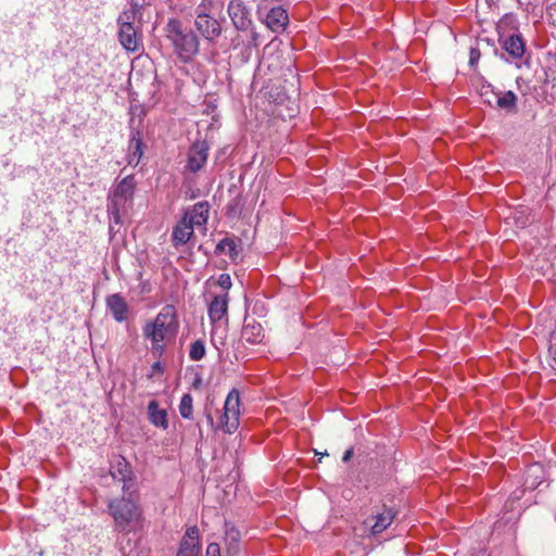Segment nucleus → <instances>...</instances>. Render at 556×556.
Instances as JSON below:
<instances>
[{"instance_id": "obj_3", "label": "nucleus", "mask_w": 556, "mask_h": 556, "mask_svg": "<svg viewBox=\"0 0 556 556\" xmlns=\"http://www.w3.org/2000/svg\"><path fill=\"white\" fill-rule=\"evenodd\" d=\"M178 328L176 309L173 305H166L156 315L154 320L143 327V337L151 341H164L166 336L175 334Z\"/></svg>"}, {"instance_id": "obj_1", "label": "nucleus", "mask_w": 556, "mask_h": 556, "mask_svg": "<svg viewBox=\"0 0 556 556\" xmlns=\"http://www.w3.org/2000/svg\"><path fill=\"white\" fill-rule=\"evenodd\" d=\"M108 509L117 531L130 532L142 526V511L138 503L137 490L111 500Z\"/></svg>"}, {"instance_id": "obj_36", "label": "nucleus", "mask_w": 556, "mask_h": 556, "mask_svg": "<svg viewBox=\"0 0 556 556\" xmlns=\"http://www.w3.org/2000/svg\"><path fill=\"white\" fill-rule=\"evenodd\" d=\"M152 370H153V372L163 374V366H162V364L160 362H155L152 365Z\"/></svg>"}, {"instance_id": "obj_12", "label": "nucleus", "mask_w": 556, "mask_h": 556, "mask_svg": "<svg viewBox=\"0 0 556 556\" xmlns=\"http://www.w3.org/2000/svg\"><path fill=\"white\" fill-rule=\"evenodd\" d=\"M134 118H130V139L128 143V164L138 165L143 155V142L138 128L134 127Z\"/></svg>"}, {"instance_id": "obj_18", "label": "nucleus", "mask_w": 556, "mask_h": 556, "mask_svg": "<svg viewBox=\"0 0 556 556\" xmlns=\"http://www.w3.org/2000/svg\"><path fill=\"white\" fill-rule=\"evenodd\" d=\"M193 226L184 217L177 223L172 232V242L175 248L186 244L193 236Z\"/></svg>"}, {"instance_id": "obj_13", "label": "nucleus", "mask_w": 556, "mask_h": 556, "mask_svg": "<svg viewBox=\"0 0 556 556\" xmlns=\"http://www.w3.org/2000/svg\"><path fill=\"white\" fill-rule=\"evenodd\" d=\"M132 205V202L118 198L113 193H109L108 195V204L106 211L110 217V220L116 225L122 223V216L127 212V210Z\"/></svg>"}, {"instance_id": "obj_10", "label": "nucleus", "mask_w": 556, "mask_h": 556, "mask_svg": "<svg viewBox=\"0 0 556 556\" xmlns=\"http://www.w3.org/2000/svg\"><path fill=\"white\" fill-rule=\"evenodd\" d=\"M194 25L203 38L208 41H213L222 34L219 22L207 13L197 14Z\"/></svg>"}, {"instance_id": "obj_15", "label": "nucleus", "mask_w": 556, "mask_h": 556, "mask_svg": "<svg viewBox=\"0 0 556 556\" xmlns=\"http://www.w3.org/2000/svg\"><path fill=\"white\" fill-rule=\"evenodd\" d=\"M106 306L116 321L123 323L128 318L129 306L119 293L109 295Z\"/></svg>"}, {"instance_id": "obj_31", "label": "nucleus", "mask_w": 556, "mask_h": 556, "mask_svg": "<svg viewBox=\"0 0 556 556\" xmlns=\"http://www.w3.org/2000/svg\"><path fill=\"white\" fill-rule=\"evenodd\" d=\"M218 285L224 289V290H228L231 288V278L228 274H222L219 277H218Z\"/></svg>"}, {"instance_id": "obj_22", "label": "nucleus", "mask_w": 556, "mask_h": 556, "mask_svg": "<svg viewBox=\"0 0 556 556\" xmlns=\"http://www.w3.org/2000/svg\"><path fill=\"white\" fill-rule=\"evenodd\" d=\"M241 540L240 531L230 522H225V544L227 556H237Z\"/></svg>"}, {"instance_id": "obj_32", "label": "nucleus", "mask_w": 556, "mask_h": 556, "mask_svg": "<svg viewBox=\"0 0 556 556\" xmlns=\"http://www.w3.org/2000/svg\"><path fill=\"white\" fill-rule=\"evenodd\" d=\"M480 51L478 48H471L470 54H469V65L475 66L477 65L479 59H480Z\"/></svg>"}, {"instance_id": "obj_33", "label": "nucleus", "mask_w": 556, "mask_h": 556, "mask_svg": "<svg viewBox=\"0 0 556 556\" xmlns=\"http://www.w3.org/2000/svg\"><path fill=\"white\" fill-rule=\"evenodd\" d=\"M206 556H220V548L217 543H210L206 547Z\"/></svg>"}, {"instance_id": "obj_9", "label": "nucleus", "mask_w": 556, "mask_h": 556, "mask_svg": "<svg viewBox=\"0 0 556 556\" xmlns=\"http://www.w3.org/2000/svg\"><path fill=\"white\" fill-rule=\"evenodd\" d=\"M201 538L197 526L189 527L184 534L176 556H199Z\"/></svg>"}, {"instance_id": "obj_17", "label": "nucleus", "mask_w": 556, "mask_h": 556, "mask_svg": "<svg viewBox=\"0 0 556 556\" xmlns=\"http://www.w3.org/2000/svg\"><path fill=\"white\" fill-rule=\"evenodd\" d=\"M241 338L250 344L261 343L264 339L263 326L253 318H245L241 330Z\"/></svg>"}, {"instance_id": "obj_35", "label": "nucleus", "mask_w": 556, "mask_h": 556, "mask_svg": "<svg viewBox=\"0 0 556 556\" xmlns=\"http://www.w3.org/2000/svg\"><path fill=\"white\" fill-rule=\"evenodd\" d=\"M353 455H354L353 447L348 448L342 456V462L348 463L353 457Z\"/></svg>"}, {"instance_id": "obj_25", "label": "nucleus", "mask_w": 556, "mask_h": 556, "mask_svg": "<svg viewBox=\"0 0 556 556\" xmlns=\"http://www.w3.org/2000/svg\"><path fill=\"white\" fill-rule=\"evenodd\" d=\"M214 253L216 255L227 253L230 260L236 262L239 256V249L232 238L226 237L216 244Z\"/></svg>"}, {"instance_id": "obj_19", "label": "nucleus", "mask_w": 556, "mask_h": 556, "mask_svg": "<svg viewBox=\"0 0 556 556\" xmlns=\"http://www.w3.org/2000/svg\"><path fill=\"white\" fill-rule=\"evenodd\" d=\"M210 213V204L207 201H201L193 205L190 212H187L184 216L185 219L190 222L194 226H203L207 223Z\"/></svg>"}, {"instance_id": "obj_8", "label": "nucleus", "mask_w": 556, "mask_h": 556, "mask_svg": "<svg viewBox=\"0 0 556 556\" xmlns=\"http://www.w3.org/2000/svg\"><path fill=\"white\" fill-rule=\"evenodd\" d=\"M395 516L396 511L392 507L384 505L381 510L368 517L364 523L366 527L370 528L371 534L377 535L391 526Z\"/></svg>"}, {"instance_id": "obj_34", "label": "nucleus", "mask_w": 556, "mask_h": 556, "mask_svg": "<svg viewBox=\"0 0 556 556\" xmlns=\"http://www.w3.org/2000/svg\"><path fill=\"white\" fill-rule=\"evenodd\" d=\"M152 342V352L157 355H162L164 352L163 341H151Z\"/></svg>"}, {"instance_id": "obj_2", "label": "nucleus", "mask_w": 556, "mask_h": 556, "mask_svg": "<svg viewBox=\"0 0 556 556\" xmlns=\"http://www.w3.org/2000/svg\"><path fill=\"white\" fill-rule=\"evenodd\" d=\"M166 38L177 58L188 63L199 52V38L191 28H186L178 18H169L165 26Z\"/></svg>"}, {"instance_id": "obj_21", "label": "nucleus", "mask_w": 556, "mask_h": 556, "mask_svg": "<svg viewBox=\"0 0 556 556\" xmlns=\"http://www.w3.org/2000/svg\"><path fill=\"white\" fill-rule=\"evenodd\" d=\"M228 312V294L216 295L208 305V317L212 323L222 320Z\"/></svg>"}, {"instance_id": "obj_27", "label": "nucleus", "mask_w": 556, "mask_h": 556, "mask_svg": "<svg viewBox=\"0 0 556 556\" xmlns=\"http://www.w3.org/2000/svg\"><path fill=\"white\" fill-rule=\"evenodd\" d=\"M141 7L132 2L131 8L128 11H124L117 20L118 26H123L124 23L134 24V20L136 18L137 14L140 12Z\"/></svg>"}, {"instance_id": "obj_11", "label": "nucleus", "mask_w": 556, "mask_h": 556, "mask_svg": "<svg viewBox=\"0 0 556 556\" xmlns=\"http://www.w3.org/2000/svg\"><path fill=\"white\" fill-rule=\"evenodd\" d=\"M498 42L502 49L513 59L519 60L526 52V42L521 34L501 35Z\"/></svg>"}, {"instance_id": "obj_14", "label": "nucleus", "mask_w": 556, "mask_h": 556, "mask_svg": "<svg viewBox=\"0 0 556 556\" xmlns=\"http://www.w3.org/2000/svg\"><path fill=\"white\" fill-rule=\"evenodd\" d=\"M118 41L125 50L129 52L138 51L140 36L134 24L124 23L123 26H119Z\"/></svg>"}, {"instance_id": "obj_20", "label": "nucleus", "mask_w": 556, "mask_h": 556, "mask_svg": "<svg viewBox=\"0 0 556 556\" xmlns=\"http://www.w3.org/2000/svg\"><path fill=\"white\" fill-rule=\"evenodd\" d=\"M137 180L134 175H128L118 181L110 191L118 198H124L130 202L134 201Z\"/></svg>"}, {"instance_id": "obj_23", "label": "nucleus", "mask_w": 556, "mask_h": 556, "mask_svg": "<svg viewBox=\"0 0 556 556\" xmlns=\"http://www.w3.org/2000/svg\"><path fill=\"white\" fill-rule=\"evenodd\" d=\"M148 413L149 420L152 425L162 429L168 428L167 412L159 408V403L156 401H151L148 404Z\"/></svg>"}, {"instance_id": "obj_7", "label": "nucleus", "mask_w": 556, "mask_h": 556, "mask_svg": "<svg viewBox=\"0 0 556 556\" xmlns=\"http://www.w3.org/2000/svg\"><path fill=\"white\" fill-rule=\"evenodd\" d=\"M210 146L205 140H197L188 151L186 168L191 173H198L206 163Z\"/></svg>"}, {"instance_id": "obj_24", "label": "nucleus", "mask_w": 556, "mask_h": 556, "mask_svg": "<svg viewBox=\"0 0 556 556\" xmlns=\"http://www.w3.org/2000/svg\"><path fill=\"white\" fill-rule=\"evenodd\" d=\"M495 103L496 106L501 110H504L507 113H516L517 112V97L513 91H506L504 93H496Z\"/></svg>"}, {"instance_id": "obj_6", "label": "nucleus", "mask_w": 556, "mask_h": 556, "mask_svg": "<svg viewBox=\"0 0 556 556\" xmlns=\"http://www.w3.org/2000/svg\"><path fill=\"white\" fill-rule=\"evenodd\" d=\"M227 12L237 30L245 31L252 26L250 10L241 0H231Z\"/></svg>"}, {"instance_id": "obj_29", "label": "nucleus", "mask_w": 556, "mask_h": 556, "mask_svg": "<svg viewBox=\"0 0 556 556\" xmlns=\"http://www.w3.org/2000/svg\"><path fill=\"white\" fill-rule=\"evenodd\" d=\"M243 201L241 195H237L227 204V214L229 216H237L241 213Z\"/></svg>"}, {"instance_id": "obj_5", "label": "nucleus", "mask_w": 556, "mask_h": 556, "mask_svg": "<svg viewBox=\"0 0 556 556\" xmlns=\"http://www.w3.org/2000/svg\"><path fill=\"white\" fill-rule=\"evenodd\" d=\"M111 477L123 483V493L128 491L137 490L134 484L135 475L131 470V466L128 460L123 456H116L110 468Z\"/></svg>"}, {"instance_id": "obj_28", "label": "nucleus", "mask_w": 556, "mask_h": 556, "mask_svg": "<svg viewBox=\"0 0 556 556\" xmlns=\"http://www.w3.org/2000/svg\"><path fill=\"white\" fill-rule=\"evenodd\" d=\"M205 355V345L202 340H195L190 345L189 357L192 361H200Z\"/></svg>"}, {"instance_id": "obj_4", "label": "nucleus", "mask_w": 556, "mask_h": 556, "mask_svg": "<svg viewBox=\"0 0 556 556\" xmlns=\"http://www.w3.org/2000/svg\"><path fill=\"white\" fill-rule=\"evenodd\" d=\"M240 395L239 392L233 389L231 390L224 404V413L219 417V421L214 424L212 414L205 408V415L208 425L213 430H222L225 433H233L239 427V415H240Z\"/></svg>"}, {"instance_id": "obj_16", "label": "nucleus", "mask_w": 556, "mask_h": 556, "mask_svg": "<svg viewBox=\"0 0 556 556\" xmlns=\"http://www.w3.org/2000/svg\"><path fill=\"white\" fill-rule=\"evenodd\" d=\"M265 23L274 33H281L289 23L288 13L282 7H275L267 13Z\"/></svg>"}, {"instance_id": "obj_26", "label": "nucleus", "mask_w": 556, "mask_h": 556, "mask_svg": "<svg viewBox=\"0 0 556 556\" xmlns=\"http://www.w3.org/2000/svg\"><path fill=\"white\" fill-rule=\"evenodd\" d=\"M193 399L189 393H186L182 395L180 403H179V413L182 418L185 419H192V407Z\"/></svg>"}, {"instance_id": "obj_30", "label": "nucleus", "mask_w": 556, "mask_h": 556, "mask_svg": "<svg viewBox=\"0 0 556 556\" xmlns=\"http://www.w3.org/2000/svg\"><path fill=\"white\" fill-rule=\"evenodd\" d=\"M213 5H214V0H202L201 3L195 9V14H199V13L210 14Z\"/></svg>"}]
</instances>
